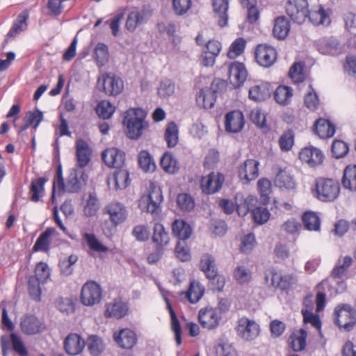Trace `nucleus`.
Returning a JSON list of instances; mask_svg holds the SVG:
<instances>
[{"mask_svg":"<svg viewBox=\"0 0 356 356\" xmlns=\"http://www.w3.org/2000/svg\"><path fill=\"white\" fill-rule=\"evenodd\" d=\"M149 192L147 195H143L139 200L138 207L143 211H147L155 220L161 218V204L163 201L161 190L153 182L149 184Z\"/></svg>","mask_w":356,"mask_h":356,"instance_id":"1","label":"nucleus"},{"mask_svg":"<svg viewBox=\"0 0 356 356\" xmlns=\"http://www.w3.org/2000/svg\"><path fill=\"white\" fill-rule=\"evenodd\" d=\"M334 323L345 331L353 329L356 324V311L348 304H341L334 309Z\"/></svg>","mask_w":356,"mask_h":356,"instance_id":"2","label":"nucleus"},{"mask_svg":"<svg viewBox=\"0 0 356 356\" xmlns=\"http://www.w3.org/2000/svg\"><path fill=\"white\" fill-rule=\"evenodd\" d=\"M237 335L245 341L256 339L260 334L259 325L252 319L241 317L235 327Z\"/></svg>","mask_w":356,"mask_h":356,"instance_id":"3","label":"nucleus"},{"mask_svg":"<svg viewBox=\"0 0 356 356\" xmlns=\"http://www.w3.org/2000/svg\"><path fill=\"white\" fill-rule=\"evenodd\" d=\"M102 298V289L99 284L92 280L87 281L81 288L80 301L85 305L91 307L99 304Z\"/></svg>","mask_w":356,"mask_h":356,"instance_id":"4","label":"nucleus"},{"mask_svg":"<svg viewBox=\"0 0 356 356\" xmlns=\"http://www.w3.org/2000/svg\"><path fill=\"white\" fill-rule=\"evenodd\" d=\"M0 343L2 356H8L11 349L18 356H29V351L23 340L15 333L10 334V339L6 335H2Z\"/></svg>","mask_w":356,"mask_h":356,"instance_id":"5","label":"nucleus"},{"mask_svg":"<svg viewBox=\"0 0 356 356\" xmlns=\"http://www.w3.org/2000/svg\"><path fill=\"white\" fill-rule=\"evenodd\" d=\"M317 197L321 201H332L339 193V183L332 179H319L316 184Z\"/></svg>","mask_w":356,"mask_h":356,"instance_id":"6","label":"nucleus"},{"mask_svg":"<svg viewBox=\"0 0 356 356\" xmlns=\"http://www.w3.org/2000/svg\"><path fill=\"white\" fill-rule=\"evenodd\" d=\"M286 12L290 18L298 24L305 22L309 14L307 0H288Z\"/></svg>","mask_w":356,"mask_h":356,"instance_id":"7","label":"nucleus"},{"mask_svg":"<svg viewBox=\"0 0 356 356\" xmlns=\"http://www.w3.org/2000/svg\"><path fill=\"white\" fill-rule=\"evenodd\" d=\"M126 15H127V19L125 24V28L128 31L132 32L134 31V11L129 7L122 8L111 21H106L105 23L110 25L112 34L114 36L118 35L120 22Z\"/></svg>","mask_w":356,"mask_h":356,"instance_id":"8","label":"nucleus"},{"mask_svg":"<svg viewBox=\"0 0 356 356\" xmlns=\"http://www.w3.org/2000/svg\"><path fill=\"white\" fill-rule=\"evenodd\" d=\"M225 181V177L222 173L212 172L208 175L202 177L200 187L203 193L213 194L218 192Z\"/></svg>","mask_w":356,"mask_h":356,"instance_id":"9","label":"nucleus"},{"mask_svg":"<svg viewBox=\"0 0 356 356\" xmlns=\"http://www.w3.org/2000/svg\"><path fill=\"white\" fill-rule=\"evenodd\" d=\"M88 175L83 170L72 169L67 179L65 191L70 193L79 192L87 184Z\"/></svg>","mask_w":356,"mask_h":356,"instance_id":"10","label":"nucleus"},{"mask_svg":"<svg viewBox=\"0 0 356 356\" xmlns=\"http://www.w3.org/2000/svg\"><path fill=\"white\" fill-rule=\"evenodd\" d=\"M104 213L109 216V219L115 227L124 222L128 216L126 207L118 202L107 204L104 209Z\"/></svg>","mask_w":356,"mask_h":356,"instance_id":"11","label":"nucleus"},{"mask_svg":"<svg viewBox=\"0 0 356 356\" xmlns=\"http://www.w3.org/2000/svg\"><path fill=\"white\" fill-rule=\"evenodd\" d=\"M20 327L23 333L27 335L40 334L45 329V324L36 316L27 314L21 318Z\"/></svg>","mask_w":356,"mask_h":356,"instance_id":"12","label":"nucleus"},{"mask_svg":"<svg viewBox=\"0 0 356 356\" xmlns=\"http://www.w3.org/2000/svg\"><path fill=\"white\" fill-rule=\"evenodd\" d=\"M248 72L242 63L232 62L228 67V80L234 88L241 87L247 78Z\"/></svg>","mask_w":356,"mask_h":356,"instance_id":"13","label":"nucleus"},{"mask_svg":"<svg viewBox=\"0 0 356 356\" xmlns=\"http://www.w3.org/2000/svg\"><path fill=\"white\" fill-rule=\"evenodd\" d=\"M255 58L260 65L268 67L276 61L277 51L270 45L259 44L255 49Z\"/></svg>","mask_w":356,"mask_h":356,"instance_id":"14","label":"nucleus"},{"mask_svg":"<svg viewBox=\"0 0 356 356\" xmlns=\"http://www.w3.org/2000/svg\"><path fill=\"white\" fill-rule=\"evenodd\" d=\"M102 159L108 167L118 169L124 164L125 153L118 148H108L102 152Z\"/></svg>","mask_w":356,"mask_h":356,"instance_id":"15","label":"nucleus"},{"mask_svg":"<svg viewBox=\"0 0 356 356\" xmlns=\"http://www.w3.org/2000/svg\"><path fill=\"white\" fill-rule=\"evenodd\" d=\"M86 346V341L76 333H70L63 341L64 350L70 355H77L82 353Z\"/></svg>","mask_w":356,"mask_h":356,"instance_id":"16","label":"nucleus"},{"mask_svg":"<svg viewBox=\"0 0 356 356\" xmlns=\"http://www.w3.org/2000/svg\"><path fill=\"white\" fill-rule=\"evenodd\" d=\"M259 161L248 159L238 168V177L244 184L254 180L259 176Z\"/></svg>","mask_w":356,"mask_h":356,"instance_id":"17","label":"nucleus"},{"mask_svg":"<svg viewBox=\"0 0 356 356\" xmlns=\"http://www.w3.org/2000/svg\"><path fill=\"white\" fill-rule=\"evenodd\" d=\"M198 319L201 325L206 329H214L220 323V316L212 307L202 308L199 311Z\"/></svg>","mask_w":356,"mask_h":356,"instance_id":"18","label":"nucleus"},{"mask_svg":"<svg viewBox=\"0 0 356 356\" xmlns=\"http://www.w3.org/2000/svg\"><path fill=\"white\" fill-rule=\"evenodd\" d=\"M147 111L142 108H135V140L139 138L149 137L150 135L149 123L146 120Z\"/></svg>","mask_w":356,"mask_h":356,"instance_id":"19","label":"nucleus"},{"mask_svg":"<svg viewBox=\"0 0 356 356\" xmlns=\"http://www.w3.org/2000/svg\"><path fill=\"white\" fill-rule=\"evenodd\" d=\"M76 165L80 168L86 167L91 160L92 149L86 140L79 138L75 143Z\"/></svg>","mask_w":356,"mask_h":356,"instance_id":"20","label":"nucleus"},{"mask_svg":"<svg viewBox=\"0 0 356 356\" xmlns=\"http://www.w3.org/2000/svg\"><path fill=\"white\" fill-rule=\"evenodd\" d=\"M299 158L302 161L314 167L323 163L324 155L319 149L309 146L301 149Z\"/></svg>","mask_w":356,"mask_h":356,"instance_id":"21","label":"nucleus"},{"mask_svg":"<svg viewBox=\"0 0 356 356\" xmlns=\"http://www.w3.org/2000/svg\"><path fill=\"white\" fill-rule=\"evenodd\" d=\"M318 51L325 55L337 56L342 52L339 41L334 38H321L316 42Z\"/></svg>","mask_w":356,"mask_h":356,"instance_id":"22","label":"nucleus"},{"mask_svg":"<svg viewBox=\"0 0 356 356\" xmlns=\"http://www.w3.org/2000/svg\"><path fill=\"white\" fill-rule=\"evenodd\" d=\"M29 17V13L28 10H24L17 17L14 21L13 24L8 33L6 35V38L3 42V46H5L10 38H14L21 32L25 31L27 29L28 24L27 20Z\"/></svg>","mask_w":356,"mask_h":356,"instance_id":"23","label":"nucleus"},{"mask_svg":"<svg viewBox=\"0 0 356 356\" xmlns=\"http://www.w3.org/2000/svg\"><path fill=\"white\" fill-rule=\"evenodd\" d=\"M244 123L243 115L239 111L229 112L225 116V129L228 132H239L243 129Z\"/></svg>","mask_w":356,"mask_h":356,"instance_id":"24","label":"nucleus"},{"mask_svg":"<svg viewBox=\"0 0 356 356\" xmlns=\"http://www.w3.org/2000/svg\"><path fill=\"white\" fill-rule=\"evenodd\" d=\"M131 182L129 173L127 169L118 168L115 170L113 175L107 179L108 185L113 184L116 190H122Z\"/></svg>","mask_w":356,"mask_h":356,"instance_id":"25","label":"nucleus"},{"mask_svg":"<svg viewBox=\"0 0 356 356\" xmlns=\"http://www.w3.org/2000/svg\"><path fill=\"white\" fill-rule=\"evenodd\" d=\"M257 203V197L252 195L243 198L241 194H237L235 197L236 209L240 216H245L249 211L252 212Z\"/></svg>","mask_w":356,"mask_h":356,"instance_id":"26","label":"nucleus"},{"mask_svg":"<svg viewBox=\"0 0 356 356\" xmlns=\"http://www.w3.org/2000/svg\"><path fill=\"white\" fill-rule=\"evenodd\" d=\"M103 88L106 95L116 96L122 92L124 88V83L119 77L114 75H106L104 78Z\"/></svg>","mask_w":356,"mask_h":356,"instance_id":"27","label":"nucleus"},{"mask_svg":"<svg viewBox=\"0 0 356 356\" xmlns=\"http://www.w3.org/2000/svg\"><path fill=\"white\" fill-rule=\"evenodd\" d=\"M113 339L119 347L131 350L134 347V331L130 329H122L113 334Z\"/></svg>","mask_w":356,"mask_h":356,"instance_id":"28","label":"nucleus"},{"mask_svg":"<svg viewBox=\"0 0 356 356\" xmlns=\"http://www.w3.org/2000/svg\"><path fill=\"white\" fill-rule=\"evenodd\" d=\"M275 184L282 189L293 190L296 184L293 175L286 169H280L275 179Z\"/></svg>","mask_w":356,"mask_h":356,"instance_id":"29","label":"nucleus"},{"mask_svg":"<svg viewBox=\"0 0 356 356\" xmlns=\"http://www.w3.org/2000/svg\"><path fill=\"white\" fill-rule=\"evenodd\" d=\"M271 88L268 83H262L251 87L249 98L254 102H262L270 97Z\"/></svg>","mask_w":356,"mask_h":356,"instance_id":"30","label":"nucleus"},{"mask_svg":"<svg viewBox=\"0 0 356 356\" xmlns=\"http://www.w3.org/2000/svg\"><path fill=\"white\" fill-rule=\"evenodd\" d=\"M127 312L128 306L126 303L115 300L107 305L104 315L106 318L120 319L127 314Z\"/></svg>","mask_w":356,"mask_h":356,"instance_id":"31","label":"nucleus"},{"mask_svg":"<svg viewBox=\"0 0 356 356\" xmlns=\"http://www.w3.org/2000/svg\"><path fill=\"white\" fill-rule=\"evenodd\" d=\"M55 232L56 229L54 227H48L44 232H42L32 248L33 252L42 251L47 252L49 250L51 244V236Z\"/></svg>","mask_w":356,"mask_h":356,"instance_id":"32","label":"nucleus"},{"mask_svg":"<svg viewBox=\"0 0 356 356\" xmlns=\"http://www.w3.org/2000/svg\"><path fill=\"white\" fill-rule=\"evenodd\" d=\"M216 95L213 89L209 88H202L197 94L196 102L200 107L204 108H211L216 102Z\"/></svg>","mask_w":356,"mask_h":356,"instance_id":"33","label":"nucleus"},{"mask_svg":"<svg viewBox=\"0 0 356 356\" xmlns=\"http://www.w3.org/2000/svg\"><path fill=\"white\" fill-rule=\"evenodd\" d=\"M314 131L321 138H327L334 136L335 127L328 120L320 118L314 124Z\"/></svg>","mask_w":356,"mask_h":356,"instance_id":"34","label":"nucleus"},{"mask_svg":"<svg viewBox=\"0 0 356 356\" xmlns=\"http://www.w3.org/2000/svg\"><path fill=\"white\" fill-rule=\"evenodd\" d=\"M353 261V258L350 256L339 257L331 272V277L334 279L343 278L346 275L348 269L352 264Z\"/></svg>","mask_w":356,"mask_h":356,"instance_id":"35","label":"nucleus"},{"mask_svg":"<svg viewBox=\"0 0 356 356\" xmlns=\"http://www.w3.org/2000/svg\"><path fill=\"white\" fill-rule=\"evenodd\" d=\"M212 6L213 11L218 17V24L223 27L227 25L229 8L228 0H212Z\"/></svg>","mask_w":356,"mask_h":356,"instance_id":"36","label":"nucleus"},{"mask_svg":"<svg viewBox=\"0 0 356 356\" xmlns=\"http://www.w3.org/2000/svg\"><path fill=\"white\" fill-rule=\"evenodd\" d=\"M200 268L207 277L209 280H215L218 271L216 267L214 258L209 254H204L200 260Z\"/></svg>","mask_w":356,"mask_h":356,"instance_id":"37","label":"nucleus"},{"mask_svg":"<svg viewBox=\"0 0 356 356\" xmlns=\"http://www.w3.org/2000/svg\"><path fill=\"white\" fill-rule=\"evenodd\" d=\"M330 11L320 6L317 10L309 11L307 17L315 25H329L330 24Z\"/></svg>","mask_w":356,"mask_h":356,"instance_id":"38","label":"nucleus"},{"mask_svg":"<svg viewBox=\"0 0 356 356\" xmlns=\"http://www.w3.org/2000/svg\"><path fill=\"white\" fill-rule=\"evenodd\" d=\"M172 234L181 241L188 239L192 234V228L182 220H176L172 225Z\"/></svg>","mask_w":356,"mask_h":356,"instance_id":"39","label":"nucleus"},{"mask_svg":"<svg viewBox=\"0 0 356 356\" xmlns=\"http://www.w3.org/2000/svg\"><path fill=\"white\" fill-rule=\"evenodd\" d=\"M204 293V287L196 280L190 282L189 288L185 293V296L191 303L197 302Z\"/></svg>","mask_w":356,"mask_h":356,"instance_id":"40","label":"nucleus"},{"mask_svg":"<svg viewBox=\"0 0 356 356\" xmlns=\"http://www.w3.org/2000/svg\"><path fill=\"white\" fill-rule=\"evenodd\" d=\"M290 30V24L289 20L284 17H278L275 20L273 29V35L279 40L284 39Z\"/></svg>","mask_w":356,"mask_h":356,"instance_id":"41","label":"nucleus"},{"mask_svg":"<svg viewBox=\"0 0 356 356\" xmlns=\"http://www.w3.org/2000/svg\"><path fill=\"white\" fill-rule=\"evenodd\" d=\"M88 350L92 356H100L104 350V343L97 335H90L86 341Z\"/></svg>","mask_w":356,"mask_h":356,"instance_id":"42","label":"nucleus"},{"mask_svg":"<svg viewBox=\"0 0 356 356\" xmlns=\"http://www.w3.org/2000/svg\"><path fill=\"white\" fill-rule=\"evenodd\" d=\"M341 182L344 188L356 191V165H348L344 169Z\"/></svg>","mask_w":356,"mask_h":356,"instance_id":"43","label":"nucleus"},{"mask_svg":"<svg viewBox=\"0 0 356 356\" xmlns=\"http://www.w3.org/2000/svg\"><path fill=\"white\" fill-rule=\"evenodd\" d=\"M164 139L170 148L175 147L178 143L179 129L175 122H170L166 125Z\"/></svg>","mask_w":356,"mask_h":356,"instance_id":"44","label":"nucleus"},{"mask_svg":"<svg viewBox=\"0 0 356 356\" xmlns=\"http://www.w3.org/2000/svg\"><path fill=\"white\" fill-rule=\"evenodd\" d=\"M152 240L155 243L161 247L168 244L170 241L169 234L165 231L162 224L159 222L155 223L154 226Z\"/></svg>","mask_w":356,"mask_h":356,"instance_id":"45","label":"nucleus"},{"mask_svg":"<svg viewBox=\"0 0 356 356\" xmlns=\"http://www.w3.org/2000/svg\"><path fill=\"white\" fill-rule=\"evenodd\" d=\"M100 207V202L95 193H90L84 206V214L87 217L95 216Z\"/></svg>","mask_w":356,"mask_h":356,"instance_id":"46","label":"nucleus"},{"mask_svg":"<svg viewBox=\"0 0 356 356\" xmlns=\"http://www.w3.org/2000/svg\"><path fill=\"white\" fill-rule=\"evenodd\" d=\"M138 165L145 172H153L156 170L155 162L147 151H142L138 154Z\"/></svg>","mask_w":356,"mask_h":356,"instance_id":"47","label":"nucleus"},{"mask_svg":"<svg viewBox=\"0 0 356 356\" xmlns=\"http://www.w3.org/2000/svg\"><path fill=\"white\" fill-rule=\"evenodd\" d=\"M307 334L303 329H300L296 332H293L291 336V346L292 349L296 351H301L305 349L306 346V339Z\"/></svg>","mask_w":356,"mask_h":356,"instance_id":"48","label":"nucleus"},{"mask_svg":"<svg viewBox=\"0 0 356 356\" xmlns=\"http://www.w3.org/2000/svg\"><path fill=\"white\" fill-rule=\"evenodd\" d=\"M293 96V90L291 87L280 86L274 92L275 101L281 105L288 104Z\"/></svg>","mask_w":356,"mask_h":356,"instance_id":"49","label":"nucleus"},{"mask_svg":"<svg viewBox=\"0 0 356 356\" xmlns=\"http://www.w3.org/2000/svg\"><path fill=\"white\" fill-rule=\"evenodd\" d=\"M78 261L76 254H71L67 258L60 259L58 263V267L60 273L64 276L71 275L74 272V266Z\"/></svg>","mask_w":356,"mask_h":356,"instance_id":"50","label":"nucleus"},{"mask_svg":"<svg viewBox=\"0 0 356 356\" xmlns=\"http://www.w3.org/2000/svg\"><path fill=\"white\" fill-rule=\"evenodd\" d=\"M161 166L163 170L170 174L175 173L178 169V162L170 152H165L161 159Z\"/></svg>","mask_w":356,"mask_h":356,"instance_id":"51","label":"nucleus"},{"mask_svg":"<svg viewBox=\"0 0 356 356\" xmlns=\"http://www.w3.org/2000/svg\"><path fill=\"white\" fill-rule=\"evenodd\" d=\"M47 180L45 177H39L32 181L30 186V200L32 202H37L40 200V193L44 191V185Z\"/></svg>","mask_w":356,"mask_h":356,"instance_id":"52","label":"nucleus"},{"mask_svg":"<svg viewBox=\"0 0 356 356\" xmlns=\"http://www.w3.org/2000/svg\"><path fill=\"white\" fill-rule=\"evenodd\" d=\"M122 124L126 136L134 139V108H129L124 113Z\"/></svg>","mask_w":356,"mask_h":356,"instance_id":"53","label":"nucleus"},{"mask_svg":"<svg viewBox=\"0 0 356 356\" xmlns=\"http://www.w3.org/2000/svg\"><path fill=\"white\" fill-rule=\"evenodd\" d=\"M302 221L306 229L309 230L318 231L320 229V218L314 212H305L302 216Z\"/></svg>","mask_w":356,"mask_h":356,"instance_id":"54","label":"nucleus"},{"mask_svg":"<svg viewBox=\"0 0 356 356\" xmlns=\"http://www.w3.org/2000/svg\"><path fill=\"white\" fill-rule=\"evenodd\" d=\"M83 240L87 243L90 250L98 252H106L108 248L104 245L94 234L85 233L83 235Z\"/></svg>","mask_w":356,"mask_h":356,"instance_id":"55","label":"nucleus"},{"mask_svg":"<svg viewBox=\"0 0 356 356\" xmlns=\"http://www.w3.org/2000/svg\"><path fill=\"white\" fill-rule=\"evenodd\" d=\"M40 283L44 282L40 281L37 277L30 276L28 281V291L30 297L35 300L40 301L41 296Z\"/></svg>","mask_w":356,"mask_h":356,"instance_id":"56","label":"nucleus"},{"mask_svg":"<svg viewBox=\"0 0 356 356\" xmlns=\"http://www.w3.org/2000/svg\"><path fill=\"white\" fill-rule=\"evenodd\" d=\"M115 106L108 101H101L97 106L96 113L102 119H109L115 112Z\"/></svg>","mask_w":356,"mask_h":356,"instance_id":"57","label":"nucleus"},{"mask_svg":"<svg viewBox=\"0 0 356 356\" xmlns=\"http://www.w3.org/2000/svg\"><path fill=\"white\" fill-rule=\"evenodd\" d=\"M167 305L170 315L171 328L175 333L177 344L180 345L181 343V329L180 323L172 306L168 302H167Z\"/></svg>","mask_w":356,"mask_h":356,"instance_id":"58","label":"nucleus"},{"mask_svg":"<svg viewBox=\"0 0 356 356\" xmlns=\"http://www.w3.org/2000/svg\"><path fill=\"white\" fill-rule=\"evenodd\" d=\"M58 187L59 191L64 192L65 189V184L63 177V170L61 163H59L56 167V172L53 181L52 186V194H51V201L54 203L55 200V192L56 187Z\"/></svg>","mask_w":356,"mask_h":356,"instance_id":"59","label":"nucleus"},{"mask_svg":"<svg viewBox=\"0 0 356 356\" xmlns=\"http://www.w3.org/2000/svg\"><path fill=\"white\" fill-rule=\"evenodd\" d=\"M216 356H237V351L232 343L222 341L215 347Z\"/></svg>","mask_w":356,"mask_h":356,"instance_id":"60","label":"nucleus"},{"mask_svg":"<svg viewBox=\"0 0 356 356\" xmlns=\"http://www.w3.org/2000/svg\"><path fill=\"white\" fill-rule=\"evenodd\" d=\"M95 56L99 65H104L108 60V49L104 43H98L95 49Z\"/></svg>","mask_w":356,"mask_h":356,"instance_id":"61","label":"nucleus"},{"mask_svg":"<svg viewBox=\"0 0 356 356\" xmlns=\"http://www.w3.org/2000/svg\"><path fill=\"white\" fill-rule=\"evenodd\" d=\"M294 143V134L291 130L284 132L279 139V145L282 152L289 151Z\"/></svg>","mask_w":356,"mask_h":356,"instance_id":"62","label":"nucleus"},{"mask_svg":"<svg viewBox=\"0 0 356 356\" xmlns=\"http://www.w3.org/2000/svg\"><path fill=\"white\" fill-rule=\"evenodd\" d=\"M246 42L243 38H239L235 40L229 47L227 56L235 58L240 56L244 51Z\"/></svg>","mask_w":356,"mask_h":356,"instance_id":"63","label":"nucleus"},{"mask_svg":"<svg viewBox=\"0 0 356 356\" xmlns=\"http://www.w3.org/2000/svg\"><path fill=\"white\" fill-rule=\"evenodd\" d=\"M175 84L170 79H164L160 83L158 95L161 98H167L175 92Z\"/></svg>","mask_w":356,"mask_h":356,"instance_id":"64","label":"nucleus"}]
</instances>
